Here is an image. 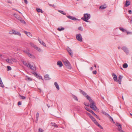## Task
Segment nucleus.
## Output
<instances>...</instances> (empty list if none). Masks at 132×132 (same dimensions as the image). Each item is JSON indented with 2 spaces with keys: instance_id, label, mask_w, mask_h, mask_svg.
<instances>
[{
  "instance_id": "obj_48",
  "label": "nucleus",
  "mask_w": 132,
  "mask_h": 132,
  "mask_svg": "<svg viewBox=\"0 0 132 132\" xmlns=\"http://www.w3.org/2000/svg\"><path fill=\"white\" fill-rule=\"evenodd\" d=\"M93 73L94 74L96 75L97 73V71L96 70L94 71H93Z\"/></svg>"
},
{
  "instance_id": "obj_54",
  "label": "nucleus",
  "mask_w": 132,
  "mask_h": 132,
  "mask_svg": "<svg viewBox=\"0 0 132 132\" xmlns=\"http://www.w3.org/2000/svg\"><path fill=\"white\" fill-rule=\"evenodd\" d=\"M119 131L120 132H125L123 130H122V129H119Z\"/></svg>"
},
{
  "instance_id": "obj_27",
  "label": "nucleus",
  "mask_w": 132,
  "mask_h": 132,
  "mask_svg": "<svg viewBox=\"0 0 132 132\" xmlns=\"http://www.w3.org/2000/svg\"><path fill=\"white\" fill-rule=\"evenodd\" d=\"M96 125L100 127L101 129H103V128L97 122L95 123Z\"/></svg>"
},
{
  "instance_id": "obj_30",
  "label": "nucleus",
  "mask_w": 132,
  "mask_h": 132,
  "mask_svg": "<svg viewBox=\"0 0 132 132\" xmlns=\"http://www.w3.org/2000/svg\"><path fill=\"white\" fill-rule=\"evenodd\" d=\"M36 10L37 12H41L42 13H43V12L42 10L40 8H36Z\"/></svg>"
},
{
  "instance_id": "obj_17",
  "label": "nucleus",
  "mask_w": 132,
  "mask_h": 132,
  "mask_svg": "<svg viewBox=\"0 0 132 132\" xmlns=\"http://www.w3.org/2000/svg\"><path fill=\"white\" fill-rule=\"evenodd\" d=\"M24 32L29 37H32V35L30 32H27L26 31H24Z\"/></svg>"
},
{
  "instance_id": "obj_19",
  "label": "nucleus",
  "mask_w": 132,
  "mask_h": 132,
  "mask_svg": "<svg viewBox=\"0 0 132 132\" xmlns=\"http://www.w3.org/2000/svg\"><path fill=\"white\" fill-rule=\"evenodd\" d=\"M106 7V5H103L100 6V9L102 10H103L105 9Z\"/></svg>"
},
{
  "instance_id": "obj_47",
  "label": "nucleus",
  "mask_w": 132,
  "mask_h": 132,
  "mask_svg": "<svg viewBox=\"0 0 132 132\" xmlns=\"http://www.w3.org/2000/svg\"><path fill=\"white\" fill-rule=\"evenodd\" d=\"M89 112L92 113L93 115V113H94V112L92 110H90L89 111Z\"/></svg>"
},
{
  "instance_id": "obj_29",
  "label": "nucleus",
  "mask_w": 132,
  "mask_h": 132,
  "mask_svg": "<svg viewBox=\"0 0 132 132\" xmlns=\"http://www.w3.org/2000/svg\"><path fill=\"white\" fill-rule=\"evenodd\" d=\"M72 97L76 101H78V100L77 98V96L73 95H72Z\"/></svg>"
},
{
  "instance_id": "obj_40",
  "label": "nucleus",
  "mask_w": 132,
  "mask_h": 132,
  "mask_svg": "<svg viewBox=\"0 0 132 132\" xmlns=\"http://www.w3.org/2000/svg\"><path fill=\"white\" fill-rule=\"evenodd\" d=\"M12 59V62H17V60L15 59Z\"/></svg>"
},
{
  "instance_id": "obj_23",
  "label": "nucleus",
  "mask_w": 132,
  "mask_h": 132,
  "mask_svg": "<svg viewBox=\"0 0 132 132\" xmlns=\"http://www.w3.org/2000/svg\"><path fill=\"white\" fill-rule=\"evenodd\" d=\"M122 49L125 52L127 53L128 52V50L127 48L125 47H123L122 48Z\"/></svg>"
},
{
  "instance_id": "obj_51",
  "label": "nucleus",
  "mask_w": 132,
  "mask_h": 132,
  "mask_svg": "<svg viewBox=\"0 0 132 132\" xmlns=\"http://www.w3.org/2000/svg\"><path fill=\"white\" fill-rule=\"evenodd\" d=\"M85 109L87 111H89L90 110L89 109V108L87 107H85Z\"/></svg>"
},
{
  "instance_id": "obj_8",
  "label": "nucleus",
  "mask_w": 132,
  "mask_h": 132,
  "mask_svg": "<svg viewBox=\"0 0 132 132\" xmlns=\"http://www.w3.org/2000/svg\"><path fill=\"white\" fill-rule=\"evenodd\" d=\"M12 31L13 32L12 33H9L11 34H14L15 35H17L19 36H21V34L19 32L14 30H12Z\"/></svg>"
},
{
  "instance_id": "obj_21",
  "label": "nucleus",
  "mask_w": 132,
  "mask_h": 132,
  "mask_svg": "<svg viewBox=\"0 0 132 132\" xmlns=\"http://www.w3.org/2000/svg\"><path fill=\"white\" fill-rule=\"evenodd\" d=\"M130 4V2L129 1H126V2L125 6L126 7L128 6Z\"/></svg>"
},
{
  "instance_id": "obj_61",
  "label": "nucleus",
  "mask_w": 132,
  "mask_h": 132,
  "mask_svg": "<svg viewBox=\"0 0 132 132\" xmlns=\"http://www.w3.org/2000/svg\"><path fill=\"white\" fill-rule=\"evenodd\" d=\"M90 70H92L93 69V68L92 67H91L90 68Z\"/></svg>"
},
{
  "instance_id": "obj_33",
  "label": "nucleus",
  "mask_w": 132,
  "mask_h": 132,
  "mask_svg": "<svg viewBox=\"0 0 132 132\" xmlns=\"http://www.w3.org/2000/svg\"><path fill=\"white\" fill-rule=\"evenodd\" d=\"M26 80L28 81H30L32 80V79H31L30 77H29L27 76L26 77Z\"/></svg>"
},
{
  "instance_id": "obj_44",
  "label": "nucleus",
  "mask_w": 132,
  "mask_h": 132,
  "mask_svg": "<svg viewBox=\"0 0 132 132\" xmlns=\"http://www.w3.org/2000/svg\"><path fill=\"white\" fill-rule=\"evenodd\" d=\"M78 29L79 30H80L81 31H82L83 30V29L81 27H79Z\"/></svg>"
},
{
  "instance_id": "obj_53",
  "label": "nucleus",
  "mask_w": 132,
  "mask_h": 132,
  "mask_svg": "<svg viewBox=\"0 0 132 132\" xmlns=\"http://www.w3.org/2000/svg\"><path fill=\"white\" fill-rule=\"evenodd\" d=\"M86 114L90 117V116H92L90 113L87 112L86 113Z\"/></svg>"
},
{
  "instance_id": "obj_52",
  "label": "nucleus",
  "mask_w": 132,
  "mask_h": 132,
  "mask_svg": "<svg viewBox=\"0 0 132 132\" xmlns=\"http://www.w3.org/2000/svg\"><path fill=\"white\" fill-rule=\"evenodd\" d=\"M128 12H129V14H131V13H132V11H131V10H129Z\"/></svg>"
},
{
  "instance_id": "obj_58",
  "label": "nucleus",
  "mask_w": 132,
  "mask_h": 132,
  "mask_svg": "<svg viewBox=\"0 0 132 132\" xmlns=\"http://www.w3.org/2000/svg\"><path fill=\"white\" fill-rule=\"evenodd\" d=\"M126 32H127V35L128 34H130L131 33L130 32H127V31Z\"/></svg>"
},
{
  "instance_id": "obj_63",
  "label": "nucleus",
  "mask_w": 132,
  "mask_h": 132,
  "mask_svg": "<svg viewBox=\"0 0 132 132\" xmlns=\"http://www.w3.org/2000/svg\"><path fill=\"white\" fill-rule=\"evenodd\" d=\"M118 48L119 49L120 48V47H118Z\"/></svg>"
},
{
  "instance_id": "obj_25",
  "label": "nucleus",
  "mask_w": 132,
  "mask_h": 132,
  "mask_svg": "<svg viewBox=\"0 0 132 132\" xmlns=\"http://www.w3.org/2000/svg\"><path fill=\"white\" fill-rule=\"evenodd\" d=\"M0 86L2 87H4V85L3 84V83L0 77Z\"/></svg>"
},
{
  "instance_id": "obj_39",
  "label": "nucleus",
  "mask_w": 132,
  "mask_h": 132,
  "mask_svg": "<svg viewBox=\"0 0 132 132\" xmlns=\"http://www.w3.org/2000/svg\"><path fill=\"white\" fill-rule=\"evenodd\" d=\"M93 115L94 116H95L99 120L100 119L99 117L98 116H97L96 114L95 113H93Z\"/></svg>"
},
{
  "instance_id": "obj_3",
  "label": "nucleus",
  "mask_w": 132,
  "mask_h": 132,
  "mask_svg": "<svg viewBox=\"0 0 132 132\" xmlns=\"http://www.w3.org/2000/svg\"><path fill=\"white\" fill-rule=\"evenodd\" d=\"M90 14L86 13L84 14V17H82L81 19L85 22H88V20L90 18Z\"/></svg>"
},
{
  "instance_id": "obj_2",
  "label": "nucleus",
  "mask_w": 132,
  "mask_h": 132,
  "mask_svg": "<svg viewBox=\"0 0 132 132\" xmlns=\"http://www.w3.org/2000/svg\"><path fill=\"white\" fill-rule=\"evenodd\" d=\"M64 64L66 66L67 68L69 69H71L72 68V67L70 62L67 60L63 61Z\"/></svg>"
},
{
  "instance_id": "obj_36",
  "label": "nucleus",
  "mask_w": 132,
  "mask_h": 132,
  "mask_svg": "<svg viewBox=\"0 0 132 132\" xmlns=\"http://www.w3.org/2000/svg\"><path fill=\"white\" fill-rule=\"evenodd\" d=\"M39 116V114L37 112L36 114V122H37V121L38 120V118Z\"/></svg>"
},
{
  "instance_id": "obj_15",
  "label": "nucleus",
  "mask_w": 132,
  "mask_h": 132,
  "mask_svg": "<svg viewBox=\"0 0 132 132\" xmlns=\"http://www.w3.org/2000/svg\"><path fill=\"white\" fill-rule=\"evenodd\" d=\"M57 65L60 67H61L63 66V64H62V62L60 61H58L57 63Z\"/></svg>"
},
{
  "instance_id": "obj_32",
  "label": "nucleus",
  "mask_w": 132,
  "mask_h": 132,
  "mask_svg": "<svg viewBox=\"0 0 132 132\" xmlns=\"http://www.w3.org/2000/svg\"><path fill=\"white\" fill-rule=\"evenodd\" d=\"M58 11L61 14H62L64 15H65L66 14V13H65L63 11H62L59 10Z\"/></svg>"
},
{
  "instance_id": "obj_60",
  "label": "nucleus",
  "mask_w": 132,
  "mask_h": 132,
  "mask_svg": "<svg viewBox=\"0 0 132 132\" xmlns=\"http://www.w3.org/2000/svg\"><path fill=\"white\" fill-rule=\"evenodd\" d=\"M15 10L16 11H18V12H19L20 13H21V12H19V11H18L17 9H15Z\"/></svg>"
},
{
  "instance_id": "obj_41",
  "label": "nucleus",
  "mask_w": 132,
  "mask_h": 132,
  "mask_svg": "<svg viewBox=\"0 0 132 132\" xmlns=\"http://www.w3.org/2000/svg\"><path fill=\"white\" fill-rule=\"evenodd\" d=\"M19 96L22 99H24L26 98L24 96H22L21 95H19Z\"/></svg>"
},
{
  "instance_id": "obj_24",
  "label": "nucleus",
  "mask_w": 132,
  "mask_h": 132,
  "mask_svg": "<svg viewBox=\"0 0 132 132\" xmlns=\"http://www.w3.org/2000/svg\"><path fill=\"white\" fill-rule=\"evenodd\" d=\"M26 54L28 55V56L31 58H32V54L28 52H26Z\"/></svg>"
},
{
  "instance_id": "obj_64",
  "label": "nucleus",
  "mask_w": 132,
  "mask_h": 132,
  "mask_svg": "<svg viewBox=\"0 0 132 132\" xmlns=\"http://www.w3.org/2000/svg\"><path fill=\"white\" fill-rule=\"evenodd\" d=\"M130 115L132 117V114L130 113Z\"/></svg>"
},
{
  "instance_id": "obj_42",
  "label": "nucleus",
  "mask_w": 132,
  "mask_h": 132,
  "mask_svg": "<svg viewBox=\"0 0 132 132\" xmlns=\"http://www.w3.org/2000/svg\"><path fill=\"white\" fill-rule=\"evenodd\" d=\"M7 70H11V67L9 66H7Z\"/></svg>"
},
{
  "instance_id": "obj_31",
  "label": "nucleus",
  "mask_w": 132,
  "mask_h": 132,
  "mask_svg": "<svg viewBox=\"0 0 132 132\" xmlns=\"http://www.w3.org/2000/svg\"><path fill=\"white\" fill-rule=\"evenodd\" d=\"M64 28L62 27L58 28L57 29V30H58L59 31H61L62 30H64Z\"/></svg>"
},
{
  "instance_id": "obj_38",
  "label": "nucleus",
  "mask_w": 132,
  "mask_h": 132,
  "mask_svg": "<svg viewBox=\"0 0 132 132\" xmlns=\"http://www.w3.org/2000/svg\"><path fill=\"white\" fill-rule=\"evenodd\" d=\"M19 20L22 23L24 24L25 23L24 21L22 19L20 18Z\"/></svg>"
},
{
  "instance_id": "obj_13",
  "label": "nucleus",
  "mask_w": 132,
  "mask_h": 132,
  "mask_svg": "<svg viewBox=\"0 0 132 132\" xmlns=\"http://www.w3.org/2000/svg\"><path fill=\"white\" fill-rule=\"evenodd\" d=\"M38 40L40 43L42 45L45 47H46V44L43 41L39 39H38Z\"/></svg>"
},
{
  "instance_id": "obj_59",
  "label": "nucleus",
  "mask_w": 132,
  "mask_h": 132,
  "mask_svg": "<svg viewBox=\"0 0 132 132\" xmlns=\"http://www.w3.org/2000/svg\"><path fill=\"white\" fill-rule=\"evenodd\" d=\"M17 14H13V16H14L15 17V16H17Z\"/></svg>"
},
{
  "instance_id": "obj_55",
  "label": "nucleus",
  "mask_w": 132,
  "mask_h": 132,
  "mask_svg": "<svg viewBox=\"0 0 132 132\" xmlns=\"http://www.w3.org/2000/svg\"><path fill=\"white\" fill-rule=\"evenodd\" d=\"M21 102H18V105H21Z\"/></svg>"
},
{
  "instance_id": "obj_20",
  "label": "nucleus",
  "mask_w": 132,
  "mask_h": 132,
  "mask_svg": "<svg viewBox=\"0 0 132 132\" xmlns=\"http://www.w3.org/2000/svg\"><path fill=\"white\" fill-rule=\"evenodd\" d=\"M49 76L48 74H46L44 76V78L45 80H49L50 78L49 77Z\"/></svg>"
},
{
  "instance_id": "obj_35",
  "label": "nucleus",
  "mask_w": 132,
  "mask_h": 132,
  "mask_svg": "<svg viewBox=\"0 0 132 132\" xmlns=\"http://www.w3.org/2000/svg\"><path fill=\"white\" fill-rule=\"evenodd\" d=\"M128 65L127 63H124L123 65V67L124 68H126L128 67Z\"/></svg>"
},
{
  "instance_id": "obj_4",
  "label": "nucleus",
  "mask_w": 132,
  "mask_h": 132,
  "mask_svg": "<svg viewBox=\"0 0 132 132\" xmlns=\"http://www.w3.org/2000/svg\"><path fill=\"white\" fill-rule=\"evenodd\" d=\"M22 63L24 65L27 67L28 68H30L32 70V65H31L30 63H27L25 61H23L22 62Z\"/></svg>"
},
{
  "instance_id": "obj_5",
  "label": "nucleus",
  "mask_w": 132,
  "mask_h": 132,
  "mask_svg": "<svg viewBox=\"0 0 132 132\" xmlns=\"http://www.w3.org/2000/svg\"><path fill=\"white\" fill-rule=\"evenodd\" d=\"M80 90V92L84 96L86 97L87 100H88L90 98V97L85 92L81 90Z\"/></svg>"
},
{
  "instance_id": "obj_6",
  "label": "nucleus",
  "mask_w": 132,
  "mask_h": 132,
  "mask_svg": "<svg viewBox=\"0 0 132 132\" xmlns=\"http://www.w3.org/2000/svg\"><path fill=\"white\" fill-rule=\"evenodd\" d=\"M34 75L35 76L39 79H42V80H43V79L42 78L41 76H40L36 72H34Z\"/></svg>"
},
{
  "instance_id": "obj_18",
  "label": "nucleus",
  "mask_w": 132,
  "mask_h": 132,
  "mask_svg": "<svg viewBox=\"0 0 132 132\" xmlns=\"http://www.w3.org/2000/svg\"><path fill=\"white\" fill-rule=\"evenodd\" d=\"M90 118L95 123L97 122L95 118L92 116H90Z\"/></svg>"
},
{
  "instance_id": "obj_22",
  "label": "nucleus",
  "mask_w": 132,
  "mask_h": 132,
  "mask_svg": "<svg viewBox=\"0 0 132 132\" xmlns=\"http://www.w3.org/2000/svg\"><path fill=\"white\" fill-rule=\"evenodd\" d=\"M54 85L55 86L56 88L58 90H59L60 88L59 85L57 84V82H54Z\"/></svg>"
},
{
  "instance_id": "obj_45",
  "label": "nucleus",
  "mask_w": 132,
  "mask_h": 132,
  "mask_svg": "<svg viewBox=\"0 0 132 132\" xmlns=\"http://www.w3.org/2000/svg\"><path fill=\"white\" fill-rule=\"evenodd\" d=\"M84 104L86 106H89L90 105L89 104V103H84Z\"/></svg>"
},
{
  "instance_id": "obj_28",
  "label": "nucleus",
  "mask_w": 132,
  "mask_h": 132,
  "mask_svg": "<svg viewBox=\"0 0 132 132\" xmlns=\"http://www.w3.org/2000/svg\"><path fill=\"white\" fill-rule=\"evenodd\" d=\"M51 124L52 126H54L56 128H57L58 127L57 125L55 124L54 123L52 122Z\"/></svg>"
},
{
  "instance_id": "obj_26",
  "label": "nucleus",
  "mask_w": 132,
  "mask_h": 132,
  "mask_svg": "<svg viewBox=\"0 0 132 132\" xmlns=\"http://www.w3.org/2000/svg\"><path fill=\"white\" fill-rule=\"evenodd\" d=\"M12 59H6V61L7 62L10 63H12Z\"/></svg>"
},
{
  "instance_id": "obj_62",
  "label": "nucleus",
  "mask_w": 132,
  "mask_h": 132,
  "mask_svg": "<svg viewBox=\"0 0 132 132\" xmlns=\"http://www.w3.org/2000/svg\"><path fill=\"white\" fill-rule=\"evenodd\" d=\"M94 67H95V68H96V65H95V64H94Z\"/></svg>"
},
{
  "instance_id": "obj_11",
  "label": "nucleus",
  "mask_w": 132,
  "mask_h": 132,
  "mask_svg": "<svg viewBox=\"0 0 132 132\" xmlns=\"http://www.w3.org/2000/svg\"><path fill=\"white\" fill-rule=\"evenodd\" d=\"M116 125L118 126V130L119 131V129H122V127L121 125L119 123L116 122Z\"/></svg>"
},
{
  "instance_id": "obj_12",
  "label": "nucleus",
  "mask_w": 132,
  "mask_h": 132,
  "mask_svg": "<svg viewBox=\"0 0 132 132\" xmlns=\"http://www.w3.org/2000/svg\"><path fill=\"white\" fill-rule=\"evenodd\" d=\"M123 78V77L121 75H120L119 77V79L117 81L118 82V83L120 84H121V80Z\"/></svg>"
},
{
  "instance_id": "obj_14",
  "label": "nucleus",
  "mask_w": 132,
  "mask_h": 132,
  "mask_svg": "<svg viewBox=\"0 0 132 132\" xmlns=\"http://www.w3.org/2000/svg\"><path fill=\"white\" fill-rule=\"evenodd\" d=\"M112 75L114 80L115 81H117V76L114 73H113Z\"/></svg>"
},
{
  "instance_id": "obj_56",
  "label": "nucleus",
  "mask_w": 132,
  "mask_h": 132,
  "mask_svg": "<svg viewBox=\"0 0 132 132\" xmlns=\"http://www.w3.org/2000/svg\"><path fill=\"white\" fill-rule=\"evenodd\" d=\"M24 2L25 3L27 4V0H24Z\"/></svg>"
},
{
  "instance_id": "obj_46",
  "label": "nucleus",
  "mask_w": 132,
  "mask_h": 132,
  "mask_svg": "<svg viewBox=\"0 0 132 132\" xmlns=\"http://www.w3.org/2000/svg\"><path fill=\"white\" fill-rule=\"evenodd\" d=\"M15 17L17 19L19 20L21 18L18 15H17V16H15Z\"/></svg>"
},
{
  "instance_id": "obj_1",
  "label": "nucleus",
  "mask_w": 132,
  "mask_h": 132,
  "mask_svg": "<svg viewBox=\"0 0 132 132\" xmlns=\"http://www.w3.org/2000/svg\"><path fill=\"white\" fill-rule=\"evenodd\" d=\"M91 103L90 104V108L93 110L96 111L97 108L95 105V103L94 101H93L92 99L90 98L88 100Z\"/></svg>"
},
{
  "instance_id": "obj_43",
  "label": "nucleus",
  "mask_w": 132,
  "mask_h": 132,
  "mask_svg": "<svg viewBox=\"0 0 132 132\" xmlns=\"http://www.w3.org/2000/svg\"><path fill=\"white\" fill-rule=\"evenodd\" d=\"M39 132H43L44 131V130H43L41 128H39Z\"/></svg>"
},
{
  "instance_id": "obj_57",
  "label": "nucleus",
  "mask_w": 132,
  "mask_h": 132,
  "mask_svg": "<svg viewBox=\"0 0 132 132\" xmlns=\"http://www.w3.org/2000/svg\"><path fill=\"white\" fill-rule=\"evenodd\" d=\"M36 70V67H34V70Z\"/></svg>"
},
{
  "instance_id": "obj_7",
  "label": "nucleus",
  "mask_w": 132,
  "mask_h": 132,
  "mask_svg": "<svg viewBox=\"0 0 132 132\" xmlns=\"http://www.w3.org/2000/svg\"><path fill=\"white\" fill-rule=\"evenodd\" d=\"M77 39L80 42L82 41V38L81 35L80 34H77L76 36Z\"/></svg>"
},
{
  "instance_id": "obj_37",
  "label": "nucleus",
  "mask_w": 132,
  "mask_h": 132,
  "mask_svg": "<svg viewBox=\"0 0 132 132\" xmlns=\"http://www.w3.org/2000/svg\"><path fill=\"white\" fill-rule=\"evenodd\" d=\"M108 117H109L110 118V120H112V121L114 123H115V122L113 121V119L112 117H111L109 115Z\"/></svg>"
},
{
  "instance_id": "obj_16",
  "label": "nucleus",
  "mask_w": 132,
  "mask_h": 132,
  "mask_svg": "<svg viewBox=\"0 0 132 132\" xmlns=\"http://www.w3.org/2000/svg\"><path fill=\"white\" fill-rule=\"evenodd\" d=\"M67 17L69 19L73 20H77V19L75 17L72 16L70 15L67 16Z\"/></svg>"
},
{
  "instance_id": "obj_49",
  "label": "nucleus",
  "mask_w": 132,
  "mask_h": 132,
  "mask_svg": "<svg viewBox=\"0 0 132 132\" xmlns=\"http://www.w3.org/2000/svg\"><path fill=\"white\" fill-rule=\"evenodd\" d=\"M103 114H105V115H106V116H108L109 115L108 114L106 113V112H103Z\"/></svg>"
},
{
  "instance_id": "obj_10",
  "label": "nucleus",
  "mask_w": 132,
  "mask_h": 132,
  "mask_svg": "<svg viewBox=\"0 0 132 132\" xmlns=\"http://www.w3.org/2000/svg\"><path fill=\"white\" fill-rule=\"evenodd\" d=\"M34 47L39 52H42V50L36 45H34Z\"/></svg>"
},
{
  "instance_id": "obj_34",
  "label": "nucleus",
  "mask_w": 132,
  "mask_h": 132,
  "mask_svg": "<svg viewBox=\"0 0 132 132\" xmlns=\"http://www.w3.org/2000/svg\"><path fill=\"white\" fill-rule=\"evenodd\" d=\"M119 29L121 31L123 32H124L125 31H126V30L125 29L121 27H120L119 28Z\"/></svg>"
},
{
  "instance_id": "obj_50",
  "label": "nucleus",
  "mask_w": 132,
  "mask_h": 132,
  "mask_svg": "<svg viewBox=\"0 0 132 132\" xmlns=\"http://www.w3.org/2000/svg\"><path fill=\"white\" fill-rule=\"evenodd\" d=\"M49 6H52V7H55V6L54 5H52L51 4H49Z\"/></svg>"
},
{
  "instance_id": "obj_9",
  "label": "nucleus",
  "mask_w": 132,
  "mask_h": 132,
  "mask_svg": "<svg viewBox=\"0 0 132 132\" xmlns=\"http://www.w3.org/2000/svg\"><path fill=\"white\" fill-rule=\"evenodd\" d=\"M67 50L70 55L72 57L73 56V55L72 50L69 47H67Z\"/></svg>"
}]
</instances>
